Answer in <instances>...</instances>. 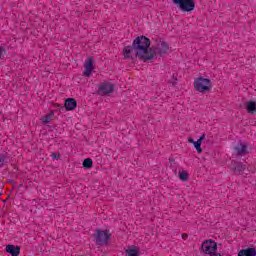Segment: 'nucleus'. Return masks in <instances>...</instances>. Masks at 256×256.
Instances as JSON below:
<instances>
[{
  "label": "nucleus",
  "mask_w": 256,
  "mask_h": 256,
  "mask_svg": "<svg viewBox=\"0 0 256 256\" xmlns=\"http://www.w3.org/2000/svg\"><path fill=\"white\" fill-rule=\"evenodd\" d=\"M6 252L11 256H19V253H21V248L15 245H7Z\"/></svg>",
  "instance_id": "obj_14"
},
{
  "label": "nucleus",
  "mask_w": 256,
  "mask_h": 256,
  "mask_svg": "<svg viewBox=\"0 0 256 256\" xmlns=\"http://www.w3.org/2000/svg\"><path fill=\"white\" fill-rule=\"evenodd\" d=\"M53 117H55V112L54 111H50L48 114H46L45 116H42L40 118V121L42 123H51V121H53Z\"/></svg>",
  "instance_id": "obj_17"
},
{
  "label": "nucleus",
  "mask_w": 256,
  "mask_h": 256,
  "mask_svg": "<svg viewBox=\"0 0 256 256\" xmlns=\"http://www.w3.org/2000/svg\"><path fill=\"white\" fill-rule=\"evenodd\" d=\"M82 165L85 169H91V167H93V160L91 158H86L84 159Z\"/></svg>",
  "instance_id": "obj_20"
},
{
  "label": "nucleus",
  "mask_w": 256,
  "mask_h": 256,
  "mask_svg": "<svg viewBox=\"0 0 256 256\" xmlns=\"http://www.w3.org/2000/svg\"><path fill=\"white\" fill-rule=\"evenodd\" d=\"M178 177L180 181L186 183V181H189V172H187L186 170H180L178 173Z\"/></svg>",
  "instance_id": "obj_18"
},
{
  "label": "nucleus",
  "mask_w": 256,
  "mask_h": 256,
  "mask_svg": "<svg viewBox=\"0 0 256 256\" xmlns=\"http://www.w3.org/2000/svg\"><path fill=\"white\" fill-rule=\"evenodd\" d=\"M54 106H55V107H58V108L61 107V105H59V104H55Z\"/></svg>",
  "instance_id": "obj_25"
},
{
  "label": "nucleus",
  "mask_w": 256,
  "mask_h": 256,
  "mask_svg": "<svg viewBox=\"0 0 256 256\" xmlns=\"http://www.w3.org/2000/svg\"><path fill=\"white\" fill-rule=\"evenodd\" d=\"M169 50V46L167 45V43L165 42H159L155 48L154 51V57L155 55H165V53H167V51Z\"/></svg>",
  "instance_id": "obj_11"
},
{
  "label": "nucleus",
  "mask_w": 256,
  "mask_h": 256,
  "mask_svg": "<svg viewBox=\"0 0 256 256\" xmlns=\"http://www.w3.org/2000/svg\"><path fill=\"white\" fill-rule=\"evenodd\" d=\"M173 85H177V78H175V81L172 82Z\"/></svg>",
  "instance_id": "obj_24"
},
{
  "label": "nucleus",
  "mask_w": 256,
  "mask_h": 256,
  "mask_svg": "<svg viewBox=\"0 0 256 256\" xmlns=\"http://www.w3.org/2000/svg\"><path fill=\"white\" fill-rule=\"evenodd\" d=\"M233 171L236 175H241V173H243V171H245V165H243L241 163H237L235 165V167L233 168Z\"/></svg>",
  "instance_id": "obj_19"
},
{
  "label": "nucleus",
  "mask_w": 256,
  "mask_h": 256,
  "mask_svg": "<svg viewBox=\"0 0 256 256\" xmlns=\"http://www.w3.org/2000/svg\"><path fill=\"white\" fill-rule=\"evenodd\" d=\"M173 5L182 13H193L195 11V0H171Z\"/></svg>",
  "instance_id": "obj_4"
},
{
  "label": "nucleus",
  "mask_w": 256,
  "mask_h": 256,
  "mask_svg": "<svg viewBox=\"0 0 256 256\" xmlns=\"http://www.w3.org/2000/svg\"><path fill=\"white\" fill-rule=\"evenodd\" d=\"M51 157L52 159H57V154H52Z\"/></svg>",
  "instance_id": "obj_22"
},
{
  "label": "nucleus",
  "mask_w": 256,
  "mask_h": 256,
  "mask_svg": "<svg viewBox=\"0 0 256 256\" xmlns=\"http://www.w3.org/2000/svg\"><path fill=\"white\" fill-rule=\"evenodd\" d=\"M122 55L124 59H139V54H137V48H135V45L132 46H125Z\"/></svg>",
  "instance_id": "obj_6"
},
{
  "label": "nucleus",
  "mask_w": 256,
  "mask_h": 256,
  "mask_svg": "<svg viewBox=\"0 0 256 256\" xmlns=\"http://www.w3.org/2000/svg\"><path fill=\"white\" fill-rule=\"evenodd\" d=\"M238 256H256L255 248H247L239 251Z\"/></svg>",
  "instance_id": "obj_16"
},
{
  "label": "nucleus",
  "mask_w": 256,
  "mask_h": 256,
  "mask_svg": "<svg viewBox=\"0 0 256 256\" xmlns=\"http://www.w3.org/2000/svg\"><path fill=\"white\" fill-rule=\"evenodd\" d=\"M132 44L134 45L138 59L140 61H153L155 59V51L150 49L151 47V40L146 36H137Z\"/></svg>",
  "instance_id": "obj_1"
},
{
  "label": "nucleus",
  "mask_w": 256,
  "mask_h": 256,
  "mask_svg": "<svg viewBox=\"0 0 256 256\" xmlns=\"http://www.w3.org/2000/svg\"><path fill=\"white\" fill-rule=\"evenodd\" d=\"M203 141H205V134H202L197 141H194L193 138H188V143H191L199 154L203 153V148H201Z\"/></svg>",
  "instance_id": "obj_9"
},
{
  "label": "nucleus",
  "mask_w": 256,
  "mask_h": 256,
  "mask_svg": "<svg viewBox=\"0 0 256 256\" xmlns=\"http://www.w3.org/2000/svg\"><path fill=\"white\" fill-rule=\"evenodd\" d=\"M235 153L236 155H247V153H249L247 145L243 143L237 144V146L235 147Z\"/></svg>",
  "instance_id": "obj_15"
},
{
  "label": "nucleus",
  "mask_w": 256,
  "mask_h": 256,
  "mask_svg": "<svg viewBox=\"0 0 256 256\" xmlns=\"http://www.w3.org/2000/svg\"><path fill=\"white\" fill-rule=\"evenodd\" d=\"M193 87L196 93H211L213 82L207 77L199 76L194 79Z\"/></svg>",
  "instance_id": "obj_3"
},
{
  "label": "nucleus",
  "mask_w": 256,
  "mask_h": 256,
  "mask_svg": "<svg viewBox=\"0 0 256 256\" xmlns=\"http://www.w3.org/2000/svg\"><path fill=\"white\" fill-rule=\"evenodd\" d=\"M219 245L221 244H218L214 239H206L200 245V252L204 256H223L218 251Z\"/></svg>",
  "instance_id": "obj_2"
},
{
  "label": "nucleus",
  "mask_w": 256,
  "mask_h": 256,
  "mask_svg": "<svg viewBox=\"0 0 256 256\" xmlns=\"http://www.w3.org/2000/svg\"><path fill=\"white\" fill-rule=\"evenodd\" d=\"M66 111H75L77 109V101L75 98H67L64 102Z\"/></svg>",
  "instance_id": "obj_12"
},
{
  "label": "nucleus",
  "mask_w": 256,
  "mask_h": 256,
  "mask_svg": "<svg viewBox=\"0 0 256 256\" xmlns=\"http://www.w3.org/2000/svg\"><path fill=\"white\" fill-rule=\"evenodd\" d=\"M115 86L109 82H104L99 85L98 93L100 95H109V93H113Z\"/></svg>",
  "instance_id": "obj_8"
},
{
  "label": "nucleus",
  "mask_w": 256,
  "mask_h": 256,
  "mask_svg": "<svg viewBox=\"0 0 256 256\" xmlns=\"http://www.w3.org/2000/svg\"><path fill=\"white\" fill-rule=\"evenodd\" d=\"M3 57V50L0 49V59Z\"/></svg>",
  "instance_id": "obj_23"
},
{
  "label": "nucleus",
  "mask_w": 256,
  "mask_h": 256,
  "mask_svg": "<svg viewBox=\"0 0 256 256\" xmlns=\"http://www.w3.org/2000/svg\"><path fill=\"white\" fill-rule=\"evenodd\" d=\"M3 163H5V158L1 157L0 158V167H3Z\"/></svg>",
  "instance_id": "obj_21"
},
{
  "label": "nucleus",
  "mask_w": 256,
  "mask_h": 256,
  "mask_svg": "<svg viewBox=\"0 0 256 256\" xmlns=\"http://www.w3.org/2000/svg\"><path fill=\"white\" fill-rule=\"evenodd\" d=\"M111 239V232L109 230H97L95 234V241L97 245H107Z\"/></svg>",
  "instance_id": "obj_5"
},
{
  "label": "nucleus",
  "mask_w": 256,
  "mask_h": 256,
  "mask_svg": "<svg viewBox=\"0 0 256 256\" xmlns=\"http://www.w3.org/2000/svg\"><path fill=\"white\" fill-rule=\"evenodd\" d=\"M95 60L93 57H89L86 62L84 63V77H91V74L93 73V70L95 69Z\"/></svg>",
  "instance_id": "obj_7"
},
{
  "label": "nucleus",
  "mask_w": 256,
  "mask_h": 256,
  "mask_svg": "<svg viewBox=\"0 0 256 256\" xmlns=\"http://www.w3.org/2000/svg\"><path fill=\"white\" fill-rule=\"evenodd\" d=\"M125 256H140L141 250L139 249V246L135 245H129L125 249Z\"/></svg>",
  "instance_id": "obj_10"
},
{
  "label": "nucleus",
  "mask_w": 256,
  "mask_h": 256,
  "mask_svg": "<svg viewBox=\"0 0 256 256\" xmlns=\"http://www.w3.org/2000/svg\"><path fill=\"white\" fill-rule=\"evenodd\" d=\"M245 109L249 115H255L256 113V101L250 100L245 104Z\"/></svg>",
  "instance_id": "obj_13"
}]
</instances>
